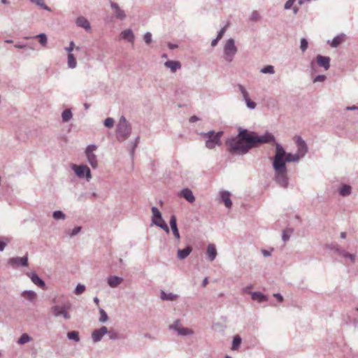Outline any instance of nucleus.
I'll return each instance as SVG.
<instances>
[{"label":"nucleus","mask_w":358,"mask_h":358,"mask_svg":"<svg viewBox=\"0 0 358 358\" xmlns=\"http://www.w3.org/2000/svg\"><path fill=\"white\" fill-rule=\"evenodd\" d=\"M238 134L226 141V145L230 153L244 155L250 150L258 148L260 145L275 143V153L273 157L280 156L281 161L286 164V162H296L301 158L296 154L286 152L283 147L278 143H275V136L266 131L264 135L259 136L255 131H250L241 127H238Z\"/></svg>","instance_id":"1"},{"label":"nucleus","mask_w":358,"mask_h":358,"mask_svg":"<svg viewBox=\"0 0 358 358\" xmlns=\"http://www.w3.org/2000/svg\"><path fill=\"white\" fill-rule=\"evenodd\" d=\"M280 157L278 155L276 157H273V167L275 171L274 180L281 187L287 188L289 184L287 169L286 164L281 161Z\"/></svg>","instance_id":"2"},{"label":"nucleus","mask_w":358,"mask_h":358,"mask_svg":"<svg viewBox=\"0 0 358 358\" xmlns=\"http://www.w3.org/2000/svg\"><path fill=\"white\" fill-rule=\"evenodd\" d=\"M117 139L118 141L127 140L131 133V125L126 117L122 116L116 128Z\"/></svg>","instance_id":"3"},{"label":"nucleus","mask_w":358,"mask_h":358,"mask_svg":"<svg viewBox=\"0 0 358 358\" xmlns=\"http://www.w3.org/2000/svg\"><path fill=\"white\" fill-rule=\"evenodd\" d=\"M223 131H218L215 133L214 131L208 132H201L200 135L206 139L205 145L208 149H213L217 145H221V137Z\"/></svg>","instance_id":"4"},{"label":"nucleus","mask_w":358,"mask_h":358,"mask_svg":"<svg viewBox=\"0 0 358 358\" xmlns=\"http://www.w3.org/2000/svg\"><path fill=\"white\" fill-rule=\"evenodd\" d=\"M238 52L234 38L227 40L223 48V57L225 61L231 62Z\"/></svg>","instance_id":"5"},{"label":"nucleus","mask_w":358,"mask_h":358,"mask_svg":"<svg viewBox=\"0 0 358 358\" xmlns=\"http://www.w3.org/2000/svg\"><path fill=\"white\" fill-rule=\"evenodd\" d=\"M151 211L152 214V224L159 227V228L164 229L167 234H169V228L165 221L163 220L162 213L159 210L157 207L153 206L151 208Z\"/></svg>","instance_id":"6"},{"label":"nucleus","mask_w":358,"mask_h":358,"mask_svg":"<svg viewBox=\"0 0 358 358\" xmlns=\"http://www.w3.org/2000/svg\"><path fill=\"white\" fill-rule=\"evenodd\" d=\"M71 306L69 303L64 306H53L51 308V313L55 317L62 316L65 320H69L71 315L68 312V310L71 308Z\"/></svg>","instance_id":"7"},{"label":"nucleus","mask_w":358,"mask_h":358,"mask_svg":"<svg viewBox=\"0 0 358 358\" xmlns=\"http://www.w3.org/2000/svg\"><path fill=\"white\" fill-rule=\"evenodd\" d=\"M97 149V146L94 144L89 145L85 150V155L87 159V162L90 166L95 169L98 166L96 156L94 154V151Z\"/></svg>","instance_id":"8"},{"label":"nucleus","mask_w":358,"mask_h":358,"mask_svg":"<svg viewBox=\"0 0 358 358\" xmlns=\"http://www.w3.org/2000/svg\"><path fill=\"white\" fill-rule=\"evenodd\" d=\"M72 169L79 178H83L85 177L88 181L92 178L90 169L86 165H73Z\"/></svg>","instance_id":"9"},{"label":"nucleus","mask_w":358,"mask_h":358,"mask_svg":"<svg viewBox=\"0 0 358 358\" xmlns=\"http://www.w3.org/2000/svg\"><path fill=\"white\" fill-rule=\"evenodd\" d=\"M8 264L13 268L19 266H27L28 265V255H25L22 257H12L8 260Z\"/></svg>","instance_id":"10"},{"label":"nucleus","mask_w":358,"mask_h":358,"mask_svg":"<svg viewBox=\"0 0 358 358\" xmlns=\"http://www.w3.org/2000/svg\"><path fill=\"white\" fill-rule=\"evenodd\" d=\"M296 143L297 145L296 154L300 157V158H302L308 152L307 144L301 136H297Z\"/></svg>","instance_id":"11"},{"label":"nucleus","mask_w":358,"mask_h":358,"mask_svg":"<svg viewBox=\"0 0 358 358\" xmlns=\"http://www.w3.org/2000/svg\"><path fill=\"white\" fill-rule=\"evenodd\" d=\"M27 275L30 278L31 282L34 285L43 289H46L45 281L41 279L35 272H29L27 273Z\"/></svg>","instance_id":"12"},{"label":"nucleus","mask_w":358,"mask_h":358,"mask_svg":"<svg viewBox=\"0 0 358 358\" xmlns=\"http://www.w3.org/2000/svg\"><path fill=\"white\" fill-rule=\"evenodd\" d=\"M108 333L106 327L103 326L99 329H94L92 334V338L94 343L99 342L103 336Z\"/></svg>","instance_id":"13"},{"label":"nucleus","mask_w":358,"mask_h":358,"mask_svg":"<svg viewBox=\"0 0 358 358\" xmlns=\"http://www.w3.org/2000/svg\"><path fill=\"white\" fill-rule=\"evenodd\" d=\"M110 6L111 8L113 10L114 15L117 19L123 20L126 18L125 12L120 8L119 5L117 3L110 1Z\"/></svg>","instance_id":"14"},{"label":"nucleus","mask_w":358,"mask_h":358,"mask_svg":"<svg viewBox=\"0 0 358 358\" xmlns=\"http://www.w3.org/2000/svg\"><path fill=\"white\" fill-rule=\"evenodd\" d=\"M317 64L319 66L323 67L324 70H328L330 67V58L327 56L318 55L316 57Z\"/></svg>","instance_id":"15"},{"label":"nucleus","mask_w":358,"mask_h":358,"mask_svg":"<svg viewBox=\"0 0 358 358\" xmlns=\"http://www.w3.org/2000/svg\"><path fill=\"white\" fill-rule=\"evenodd\" d=\"M169 223L174 237L179 241L180 239V236L177 225V219L176 215H172L171 216Z\"/></svg>","instance_id":"16"},{"label":"nucleus","mask_w":358,"mask_h":358,"mask_svg":"<svg viewBox=\"0 0 358 358\" xmlns=\"http://www.w3.org/2000/svg\"><path fill=\"white\" fill-rule=\"evenodd\" d=\"M123 281V278L116 275H109L107 278L108 285L112 288L118 287Z\"/></svg>","instance_id":"17"},{"label":"nucleus","mask_w":358,"mask_h":358,"mask_svg":"<svg viewBox=\"0 0 358 358\" xmlns=\"http://www.w3.org/2000/svg\"><path fill=\"white\" fill-rule=\"evenodd\" d=\"M179 196L185 198L188 202L193 203L195 201V197L191 189L185 188L179 193Z\"/></svg>","instance_id":"18"},{"label":"nucleus","mask_w":358,"mask_h":358,"mask_svg":"<svg viewBox=\"0 0 358 358\" xmlns=\"http://www.w3.org/2000/svg\"><path fill=\"white\" fill-rule=\"evenodd\" d=\"M120 37L131 43H134L135 39V36L131 29L122 31L120 34Z\"/></svg>","instance_id":"19"},{"label":"nucleus","mask_w":358,"mask_h":358,"mask_svg":"<svg viewBox=\"0 0 358 358\" xmlns=\"http://www.w3.org/2000/svg\"><path fill=\"white\" fill-rule=\"evenodd\" d=\"M221 200L224 203L227 208H231L232 206V202L230 199L231 194L228 191L220 192Z\"/></svg>","instance_id":"20"},{"label":"nucleus","mask_w":358,"mask_h":358,"mask_svg":"<svg viewBox=\"0 0 358 358\" xmlns=\"http://www.w3.org/2000/svg\"><path fill=\"white\" fill-rule=\"evenodd\" d=\"M164 66L169 69L172 73H175L181 68V64L178 61L168 60L164 63Z\"/></svg>","instance_id":"21"},{"label":"nucleus","mask_w":358,"mask_h":358,"mask_svg":"<svg viewBox=\"0 0 358 358\" xmlns=\"http://www.w3.org/2000/svg\"><path fill=\"white\" fill-rule=\"evenodd\" d=\"M76 24L78 27H82L87 31L91 29L89 21L83 16H80L76 19Z\"/></svg>","instance_id":"22"},{"label":"nucleus","mask_w":358,"mask_h":358,"mask_svg":"<svg viewBox=\"0 0 358 358\" xmlns=\"http://www.w3.org/2000/svg\"><path fill=\"white\" fill-rule=\"evenodd\" d=\"M206 253L208 255V259L210 262H213V260H215V259L217 257V250H216V248L214 244H209L208 245Z\"/></svg>","instance_id":"23"},{"label":"nucleus","mask_w":358,"mask_h":358,"mask_svg":"<svg viewBox=\"0 0 358 358\" xmlns=\"http://www.w3.org/2000/svg\"><path fill=\"white\" fill-rule=\"evenodd\" d=\"M192 248L190 245H187L184 249H178L177 251L178 258L179 259H185L189 255V254L192 252Z\"/></svg>","instance_id":"24"},{"label":"nucleus","mask_w":358,"mask_h":358,"mask_svg":"<svg viewBox=\"0 0 358 358\" xmlns=\"http://www.w3.org/2000/svg\"><path fill=\"white\" fill-rule=\"evenodd\" d=\"M252 300L259 302H264L267 301V296L260 292H252L250 293Z\"/></svg>","instance_id":"25"},{"label":"nucleus","mask_w":358,"mask_h":358,"mask_svg":"<svg viewBox=\"0 0 358 358\" xmlns=\"http://www.w3.org/2000/svg\"><path fill=\"white\" fill-rule=\"evenodd\" d=\"M160 297H161L162 300H163V301H173L176 300L178 296L177 294H175L173 293H171V292L166 293L164 291L162 290Z\"/></svg>","instance_id":"26"},{"label":"nucleus","mask_w":358,"mask_h":358,"mask_svg":"<svg viewBox=\"0 0 358 358\" xmlns=\"http://www.w3.org/2000/svg\"><path fill=\"white\" fill-rule=\"evenodd\" d=\"M338 192L342 196H348L352 192V187L349 185L344 184L340 187Z\"/></svg>","instance_id":"27"},{"label":"nucleus","mask_w":358,"mask_h":358,"mask_svg":"<svg viewBox=\"0 0 358 358\" xmlns=\"http://www.w3.org/2000/svg\"><path fill=\"white\" fill-rule=\"evenodd\" d=\"M335 251L338 254L342 255L343 257H344L345 258H349L352 262H354L355 261V255L350 254L348 252H346L345 250L340 249L338 248V246H336L335 248Z\"/></svg>","instance_id":"28"},{"label":"nucleus","mask_w":358,"mask_h":358,"mask_svg":"<svg viewBox=\"0 0 358 358\" xmlns=\"http://www.w3.org/2000/svg\"><path fill=\"white\" fill-rule=\"evenodd\" d=\"M22 296L24 299H26L30 301H32L36 299V294L35 293V292H34L32 290H25V291L22 292Z\"/></svg>","instance_id":"29"},{"label":"nucleus","mask_w":358,"mask_h":358,"mask_svg":"<svg viewBox=\"0 0 358 358\" xmlns=\"http://www.w3.org/2000/svg\"><path fill=\"white\" fill-rule=\"evenodd\" d=\"M67 64L70 69H75L77 66V62L74 55L72 53H68L67 55Z\"/></svg>","instance_id":"30"},{"label":"nucleus","mask_w":358,"mask_h":358,"mask_svg":"<svg viewBox=\"0 0 358 358\" xmlns=\"http://www.w3.org/2000/svg\"><path fill=\"white\" fill-rule=\"evenodd\" d=\"M242 342V339L240 336L236 335L234 337L231 345L232 350H237Z\"/></svg>","instance_id":"31"},{"label":"nucleus","mask_w":358,"mask_h":358,"mask_svg":"<svg viewBox=\"0 0 358 358\" xmlns=\"http://www.w3.org/2000/svg\"><path fill=\"white\" fill-rule=\"evenodd\" d=\"M179 336H187L193 334V331L189 328L182 327L176 331Z\"/></svg>","instance_id":"32"},{"label":"nucleus","mask_w":358,"mask_h":358,"mask_svg":"<svg viewBox=\"0 0 358 358\" xmlns=\"http://www.w3.org/2000/svg\"><path fill=\"white\" fill-rule=\"evenodd\" d=\"M73 117L71 109H66L62 113V121L64 122H69Z\"/></svg>","instance_id":"33"},{"label":"nucleus","mask_w":358,"mask_h":358,"mask_svg":"<svg viewBox=\"0 0 358 358\" xmlns=\"http://www.w3.org/2000/svg\"><path fill=\"white\" fill-rule=\"evenodd\" d=\"M343 41V36H337L334 37L332 40V41L330 43V45L332 48H336L338 47L342 42Z\"/></svg>","instance_id":"34"},{"label":"nucleus","mask_w":358,"mask_h":358,"mask_svg":"<svg viewBox=\"0 0 358 358\" xmlns=\"http://www.w3.org/2000/svg\"><path fill=\"white\" fill-rule=\"evenodd\" d=\"M31 340V337L27 334H23L18 339L17 343L19 345H24Z\"/></svg>","instance_id":"35"},{"label":"nucleus","mask_w":358,"mask_h":358,"mask_svg":"<svg viewBox=\"0 0 358 358\" xmlns=\"http://www.w3.org/2000/svg\"><path fill=\"white\" fill-rule=\"evenodd\" d=\"M67 338L69 340L74 341L75 342H79V341H80L78 332L76 331H72L69 332L67 334Z\"/></svg>","instance_id":"36"},{"label":"nucleus","mask_w":358,"mask_h":358,"mask_svg":"<svg viewBox=\"0 0 358 358\" xmlns=\"http://www.w3.org/2000/svg\"><path fill=\"white\" fill-rule=\"evenodd\" d=\"M52 217L55 220H64L66 215L61 210H56L53 212Z\"/></svg>","instance_id":"37"},{"label":"nucleus","mask_w":358,"mask_h":358,"mask_svg":"<svg viewBox=\"0 0 358 358\" xmlns=\"http://www.w3.org/2000/svg\"><path fill=\"white\" fill-rule=\"evenodd\" d=\"M106 334H108L109 338L113 341L118 340L120 338L119 334L113 329L108 330V333Z\"/></svg>","instance_id":"38"},{"label":"nucleus","mask_w":358,"mask_h":358,"mask_svg":"<svg viewBox=\"0 0 358 358\" xmlns=\"http://www.w3.org/2000/svg\"><path fill=\"white\" fill-rule=\"evenodd\" d=\"M261 73L273 74L275 73L274 67L272 65H267L264 68L261 69Z\"/></svg>","instance_id":"39"},{"label":"nucleus","mask_w":358,"mask_h":358,"mask_svg":"<svg viewBox=\"0 0 358 358\" xmlns=\"http://www.w3.org/2000/svg\"><path fill=\"white\" fill-rule=\"evenodd\" d=\"M100 317L99 321L100 322H106L108 320V317L106 311L103 308H99Z\"/></svg>","instance_id":"40"},{"label":"nucleus","mask_w":358,"mask_h":358,"mask_svg":"<svg viewBox=\"0 0 358 358\" xmlns=\"http://www.w3.org/2000/svg\"><path fill=\"white\" fill-rule=\"evenodd\" d=\"M237 87L239 90L240 92L241 93L243 100L249 97V94L243 85H242L241 84H238L237 85Z\"/></svg>","instance_id":"41"},{"label":"nucleus","mask_w":358,"mask_h":358,"mask_svg":"<svg viewBox=\"0 0 358 358\" xmlns=\"http://www.w3.org/2000/svg\"><path fill=\"white\" fill-rule=\"evenodd\" d=\"M35 38H38L39 43L45 46L47 44V36L45 34L41 33L37 36H35Z\"/></svg>","instance_id":"42"},{"label":"nucleus","mask_w":358,"mask_h":358,"mask_svg":"<svg viewBox=\"0 0 358 358\" xmlns=\"http://www.w3.org/2000/svg\"><path fill=\"white\" fill-rule=\"evenodd\" d=\"M182 327L180 320H176L174 322L169 326V329L173 331H177L178 329Z\"/></svg>","instance_id":"43"},{"label":"nucleus","mask_w":358,"mask_h":358,"mask_svg":"<svg viewBox=\"0 0 358 358\" xmlns=\"http://www.w3.org/2000/svg\"><path fill=\"white\" fill-rule=\"evenodd\" d=\"M74 48L77 50H79L80 48L79 46L75 47V43L73 41H71L69 43V45L66 47L64 50L68 52V53H71V52L74 50Z\"/></svg>","instance_id":"44"},{"label":"nucleus","mask_w":358,"mask_h":358,"mask_svg":"<svg viewBox=\"0 0 358 358\" xmlns=\"http://www.w3.org/2000/svg\"><path fill=\"white\" fill-rule=\"evenodd\" d=\"M245 102L247 105V107L250 109H255L257 106V104L255 101L250 100L249 97L245 99Z\"/></svg>","instance_id":"45"},{"label":"nucleus","mask_w":358,"mask_h":358,"mask_svg":"<svg viewBox=\"0 0 358 358\" xmlns=\"http://www.w3.org/2000/svg\"><path fill=\"white\" fill-rule=\"evenodd\" d=\"M85 290V285H81V284H78L75 290H74V293L76 295H79V294H81L84 292V291Z\"/></svg>","instance_id":"46"},{"label":"nucleus","mask_w":358,"mask_h":358,"mask_svg":"<svg viewBox=\"0 0 358 358\" xmlns=\"http://www.w3.org/2000/svg\"><path fill=\"white\" fill-rule=\"evenodd\" d=\"M308 41L303 38L301 39L300 48L303 52H304L308 48Z\"/></svg>","instance_id":"47"},{"label":"nucleus","mask_w":358,"mask_h":358,"mask_svg":"<svg viewBox=\"0 0 358 358\" xmlns=\"http://www.w3.org/2000/svg\"><path fill=\"white\" fill-rule=\"evenodd\" d=\"M104 125L108 128H112L114 125V120L112 117H107L103 122Z\"/></svg>","instance_id":"48"},{"label":"nucleus","mask_w":358,"mask_h":358,"mask_svg":"<svg viewBox=\"0 0 358 358\" xmlns=\"http://www.w3.org/2000/svg\"><path fill=\"white\" fill-rule=\"evenodd\" d=\"M259 19V15L257 10H253L250 16V20L257 22Z\"/></svg>","instance_id":"49"},{"label":"nucleus","mask_w":358,"mask_h":358,"mask_svg":"<svg viewBox=\"0 0 358 358\" xmlns=\"http://www.w3.org/2000/svg\"><path fill=\"white\" fill-rule=\"evenodd\" d=\"M143 39L147 45H149L152 42V34L150 32H146L144 34Z\"/></svg>","instance_id":"50"},{"label":"nucleus","mask_w":358,"mask_h":358,"mask_svg":"<svg viewBox=\"0 0 358 358\" xmlns=\"http://www.w3.org/2000/svg\"><path fill=\"white\" fill-rule=\"evenodd\" d=\"M288 231H289L290 233L292 232V229H285L283 231H282V238L283 240V241L286 242L287 241L289 240V234H288Z\"/></svg>","instance_id":"51"},{"label":"nucleus","mask_w":358,"mask_h":358,"mask_svg":"<svg viewBox=\"0 0 358 358\" xmlns=\"http://www.w3.org/2000/svg\"><path fill=\"white\" fill-rule=\"evenodd\" d=\"M296 1V0H288L285 2L284 5V9L285 10H289L293 7L294 3Z\"/></svg>","instance_id":"52"},{"label":"nucleus","mask_w":358,"mask_h":358,"mask_svg":"<svg viewBox=\"0 0 358 358\" xmlns=\"http://www.w3.org/2000/svg\"><path fill=\"white\" fill-rule=\"evenodd\" d=\"M7 238H0V252L3 251L4 248L7 245Z\"/></svg>","instance_id":"53"},{"label":"nucleus","mask_w":358,"mask_h":358,"mask_svg":"<svg viewBox=\"0 0 358 358\" xmlns=\"http://www.w3.org/2000/svg\"><path fill=\"white\" fill-rule=\"evenodd\" d=\"M82 227H75L71 232L70 233V236L73 237L77 235L80 231Z\"/></svg>","instance_id":"54"},{"label":"nucleus","mask_w":358,"mask_h":358,"mask_svg":"<svg viewBox=\"0 0 358 358\" xmlns=\"http://www.w3.org/2000/svg\"><path fill=\"white\" fill-rule=\"evenodd\" d=\"M326 80V76L324 75H318L313 79V83L323 82Z\"/></svg>","instance_id":"55"},{"label":"nucleus","mask_w":358,"mask_h":358,"mask_svg":"<svg viewBox=\"0 0 358 358\" xmlns=\"http://www.w3.org/2000/svg\"><path fill=\"white\" fill-rule=\"evenodd\" d=\"M226 31V27H222L217 33V38L221 39Z\"/></svg>","instance_id":"56"},{"label":"nucleus","mask_w":358,"mask_h":358,"mask_svg":"<svg viewBox=\"0 0 358 358\" xmlns=\"http://www.w3.org/2000/svg\"><path fill=\"white\" fill-rule=\"evenodd\" d=\"M139 139L140 138L138 136L135 139V141L134 143V147H133V149L131 150V155H134V150L136 149V148L138 146V142H139Z\"/></svg>","instance_id":"57"},{"label":"nucleus","mask_w":358,"mask_h":358,"mask_svg":"<svg viewBox=\"0 0 358 358\" xmlns=\"http://www.w3.org/2000/svg\"><path fill=\"white\" fill-rule=\"evenodd\" d=\"M31 1L36 3L37 6L41 8L43 6V4L45 3L43 0H31Z\"/></svg>","instance_id":"58"},{"label":"nucleus","mask_w":358,"mask_h":358,"mask_svg":"<svg viewBox=\"0 0 358 358\" xmlns=\"http://www.w3.org/2000/svg\"><path fill=\"white\" fill-rule=\"evenodd\" d=\"M262 253L264 255V257H267L271 255V251H268L266 250H262Z\"/></svg>","instance_id":"59"},{"label":"nucleus","mask_w":358,"mask_h":358,"mask_svg":"<svg viewBox=\"0 0 358 358\" xmlns=\"http://www.w3.org/2000/svg\"><path fill=\"white\" fill-rule=\"evenodd\" d=\"M273 296L275 298H276L280 301H283V297H282V296L280 294H278V293L274 294Z\"/></svg>","instance_id":"60"},{"label":"nucleus","mask_w":358,"mask_h":358,"mask_svg":"<svg viewBox=\"0 0 358 358\" xmlns=\"http://www.w3.org/2000/svg\"><path fill=\"white\" fill-rule=\"evenodd\" d=\"M198 120H199V118L196 115H193L189 118V122H192V123L195 122Z\"/></svg>","instance_id":"61"},{"label":"nucleus","mask_w":358,"mask_h":358,"mask_svg":"<svg viewBox=\"0 0 358 358\" xmlns=\"http://www.w3.org/2000/svg\"><path fill=\"white\" fill-rule=\"evenodd\" d=\"M219 40L220 39L217 37L215 39H213L211 42V46L215 47V45H217Z\"/></svg>","instance_id":"62"},{"label":"nucleus","mask_w":358,"mask_h":358,"mask_svg":"<svg viewBox=\"0 0 358 358\" xmlns=\"http://www.w3.org/2000/svg\"><path fill=\"white\" fill-rule=\"evenodd\" d=\"M346 110H358V106H348V107L346 108Z\"/></svg>","instance_id":"63"},{"label":"nucleus","mask_w":358,"mask_h":358,"mask_svg":"<svg viewBox=\"0 0 358 358\" xmlns=\"http://www.w3.org/2000/svg\"><path fill=\"white\" fill-rule=\"evenodd\" d=\"M144 337L145 338H149V339H151V340H154L155 339V337L153 336H152L149 333H146L144 334Z\"/></svg>","instance_id":"64"}]
</instances>
